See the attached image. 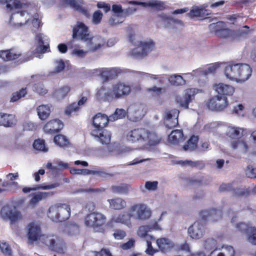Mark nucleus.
<instances>
[{
  "label": "nucleus",
  "mask_w": 256,
  "mask_h": 256,
  "mask_svg": "<svg viewBox=\"0 0 256 256\" xmlns=\"http://www.w3.org/2000/svg\"><path fill=\"white\" fill-rule=\"evenodd\" d=\"M130 92L131 88L128 84L118 82L112 84L111 88L102 86L98 90L96 96L100 102H110L114 99L128 95Z\"/></svg>",
  "instance_id": "nucleus-1"
},
{
  "label": "nucleus",
  "mask_w": 256,
  "mask_h": 256,
  "mask_svg": "<svg viewBox=\"0 0 256 256\" xmlns=\"http://www.w3.org/2000/svg\"><path fill=\"white\" fill-rule=\"evenodd\" d=\"M128 141L138 143L143 146H155L161 142L162 138L157 134L143 128H134L126 134Z\"/></svg>",
  "instance_id": "nucleus-2"
},
{
  "label": "nucleus",
  "mask_w": 256,
  "mask_h": 256,
  "mask_svg": "<svg viewBox=\"0 0 256 256\" xmlns=\"http://www.w3.org/2000/svg\"><path fill=\"white\" fill-rule=\"evenodd\" d=\"M109 122V118L104 114L98 113L93 118L92 124L94 128L91 132V135L97 138L102 144H108L110 142L111 134L104 130Z\"/></svg>",
  "instance_id": "nucleus-3"
},
{
  "label": "nucleus",
  "mask_w": 256,
  "mask_h": 256,
  "mask_svg": "<svg viewBox=\"0 0 256 256\" xmlns=\"http://www.w3.org/2000/svg\"><path fill=\"white\" fill-rule=\"evenodd\" d=\"M28 236L31 243L41 238L42 242L52 251L57 252L59 250L56 242V238L54 236L42 235L40 227L34 222H30L27 226Z\"/></svg>",
  "instance_id": "nucleus-4"
},
{
  "label": "nucleus",
  "mask_w": 256,
  "mask_h": 256,
  "mask_svg": "<svg viewBox=\"0 0 256 256\" xmlns=\"http://www.w3.org/2000/svg\"><path fill=\"white\" fill-rule=\"evenodd\" d=\"M244 130L238 127L229 126L226 132V135L233 140L230 146L234 150L238 149L240 152L245 153L248 150V146L242 138L244 136Z\"/></svg>",
  "instance_id": "nucleus-5"
},
{
  "label": "nucleus",
  "mask_w": 256,
  "mask_h": 256,
  "mask_svg": "<svg viewBox=\"0 0 256 256\" xmlns=\"http://www.w3.org/2000/svg\"><path fill=\"white\" fill-rule=\"evenodd\" d=\"M70 215V206L60 204L49 208L48 216L53 222H62L68 220Z\"/></svg>",
  "instance_id": "nucleus-6"
},
{
  "label": "nucleus",
  "mask_w": 256,
  "mask_h": 256,
  "mask_svg": "<svg viewBox=\"0 0 256 256\" xmlns=\"http://www.w3.org/2000/svg\"><path fill=\"white\" fill-rule=\"evenodd\" d=\"M154 230H161L157 222H155L152 224L142 226L139 227L138 230V234L141 238L146 239L147 244V248L146 252L150 256L154 255L158 252V250L154 249L152 245V240L154 239V237L148 234L149 232Z\"/></svg>",
  "instance_id": "nucleus-7"
},
{
  "label": "nucleus",
  "mask_w": 256,
  "mask_h": 256,
  "mask_svg": "<svg viewBox=\"0 0 256 256\" xmlns=\"http://www.w3.org/2000/svg\"><path fill=\"white\" fill-rule=\"evenodd\" d=\"M154 46L153 42H138L137 46L133 48L130 52V54L136 58H142L146 56L148 52H151Z\"/></svg>",
  "instance_id": "nucleus-8"
},
{
  "label": "nucleus",
  "mask_w": 256,
  "mask_h": 256,
  "mask_svg": "<svg viewBox=\"0 0 256 256\" xmlns=\"http://www.w3.org/2000/svg\"><path fill=\"white\" fill-rule=\"evenodd\" d=\"M106 216L98 212L88 214L84 218V224L86 226L94 228H98L106 223Z\"/></svg>",
  "instance_id": "nucleus-9"
},
{
  "label": "nucleus",
  "mask_w": 256,
  "mask_h": 256,
  "mask_svg": "<svg viewBox=\"0 0 256 256\" xmlns=\"http://www.w3.org/2000/svg\"><path fill=\"white\" fill-rule=\"evenodd\" d=\"M2 218L5 220H10L11 222H14L21 218L22 215L14 206L8 204L4 206L0 212Z\"/></svg>",
  "instance_id": "nucleus-10"
},
{
  "label": "nucleus",
  "mask_w": 256,
  "mask_h": 256,
  "mask_svg": "<svg viewBox=\"0 0 256 256\" xmlns=\"http://www.w3.org/2000/svg\"><path fill=\"white\" fill-rule=\"evenodd\" d=\"M130 212H136L134 217L139 220H144L148 219L151 215L152 212L148 206L143 204H137L132 206L129 209Z\"/></svg>",
  "instance_id": "nucleus-11"
},
{
  "label": "nucleus",
  "mask_w": 256,
  "mask_h": 256,
  "mask_svg": "<svg viewBox=\"0 0 256 256\" xmlns=\"http://www.w3.org/2000/svg\"><path fill=\"white\" fill-rule=\"evenodd\" d=\"M72 38L84 42H90L92 40V38L90 36L88 27L82 22H78L76 26L74 28Z\"/></svg>",
  "instance_id": "nucleus-12"
},
{
  "label": "nucleus",
  "mask_w": 256,
  "mask_h": 256,
  "mask_svg": "<svg viewBox=\"0 0 256 256\" xmlns=\"http://www.w3.org/2000/svg\"><path fill=\"white\" fill-rule=\"evenodd\" d=\"M208 109L214 111H222L228 105L227 98L216 96L210 98L207 102Z\"/></svg>",
  "instance_id": "nucleus-13"
},
{
  "label": "nucleus",
  "mask_w": 256,
  "mask_h": 256,
  "mask_svg": "<svg viewBox=\"0 0 256 256\" xmlns=\"http://www.w3.org/2000/svg\"><path fill=\"white\" fill-rule=\"evenodd\" d=\"M112 10L114 14L108 20L109 24L112 26L122 22L124 18L128 15V12L124 10L120 4H113Z\"/></svg>",
  "instance_id": "nucleus-14"
},
{
  "label": "nucleus",
  "mask_w": 256,
  "mask_h": 256,
  "mask_svg": "<svg viewBox=\"0 0 256 256\" xmlns=\"http://www.w3.org/2000/svg\"><path fill=\"white\" fill-rule=\"evenodd\" d=\"M200 216L204 221L215 222L222 220V212L221 210L216 208L204 210L200 212Z\"/></svg>",
  "instance_id": "nucleus-15"
},
{
  "label": "nucleus",
  "mask_w": 256,
  "mask_h": 256,
  "mask_svg": "<svg viewBox=\"0 0 256 256\" xmlns=\"http://www.w3.org/2000/svg\"><path fill=\"white\" fill-rule=\"evenodd\" d=\"M233 184H222L220 188V192H232L233 195L238 196H247L250 194L249 188H235L232 186Z\"/></svg>",
  "instance_id": "nucleus-16"
},
{
  "label": "nucleus",
  "mask_w": 256,
  "mask_h": 256,
  "mask_svg": "<svg viewBox=\"0 0 256 256\" xmlns=\"http://www.w3.org/2000/svg\"><path fill=\"white\" fill-rule=\"evenodd\" d=\"M179 113V110L176 109H172L166 112L164 120V124L167 128L171 129L178 124Z\"/></svg>",
  "instance_id": "nucleus-17"
},
{
  "label": "nucleus",
  "mask_w": 256,
  "mask_h": 256,
  "mask_svg": "<svg viewBox=\"0 0 256 256\" xmlns=\"http://www.w3.org/2000/svg\"><path fill=\"white\" fill-rule=\"evenodd\" d=\"M206 230L204 225L199 222H196L188 228V234L192 238L198 240L204 236Z\"/></svg>",
  "instance_id": "nucleus-18"
},
{
  "label": "nucleus",
  "mask_w": 256,
  "mask_h": 256,
  "mask_svg": "<svg viewBox=\"0 0 256 256\" xmlns=\"http://www.w3.org/2000/svg\"><path fill=\"white\" fill-rule=\"evenodd\" d=\"M64 127L62 122L58 119H53L49 120L44 126L45 133L52 134L60 132Z\"/></svg>",
  "instance_id": "nucleus-19"
},
{
  "label": "nucleus",
  "mask_w": 256,
  "mask_h": 256,
  "mask_svg": "<svg viewBox=\"0 0 256 256\" xmlns=\"http://www.w3.org/2000/svg\"><path fill=\"white\" fill-rule=\"evenodd\" d=\"M54 192H38L30 194L31 198L28 202L29 206L34 208L40 202L46 200L52 196Z\"/></svg>",
  "instance_id": "nucleus-20"
},
{
  "label": "nucleus",
  "mask_w": 256,
  "mask_h": 256,
  "mask_svg": "<svg viewBox=\"0 0 256 256\" xmlns=\"http://www.w3.org/2000/svg\"><path fill=\"white\" fill-rule=\"evenodd\" d=\"M0 3L6 4V8L10 11L14 8H26L30 4L28 0H0Z\"/></svg>",
  "instance_id": "nucleus-21"
},
{
  "label": "nucleus",
  "mask_w": 256,
  "mask_h": 256,
  "mask_svg": "<svg viewBox=\"0 0 256 256\" xmlns=\"http://www.w3.org/2000/svg\"><path fill=\"white\" fill-rule=\"evenodd\" d=\"M147 92L150 94V96L154 98L158 104H162L164 102L163 96L166 92L165 88L154 86L152 88H148Z\"/></svg>",
  "instance_id": "nucleus-22"
},
{
  "label": "nucleus",
  "mask_w": 256,
  "mask_h": 256,
  "mask_svg": "<svg viewBox=\"0 0 256 256\" xmlns=\"http://www.w3.org/2000/svg\"><path fill=\"white\" fill-rule=\"evenodd\" d=\"M214 89L218 96H231L234 92V88L230 85L219 83L214 85Z\"/></svg>",
  "instance_id": "nucleus-23"
},
{
  "label": "nucleus",
  "mask_w": 256,
  "mask_h": 256,
  "mask_svg": "<svg viewBox=\"0 0 256 256\" xmlns=\"http://www.w3.org/2000/svg\"><path fill=\"white\" fill-rule=\"evenodd\" d=\"M134 217V215L130 213L124 212L119 214L117 216H113L111 220V222L121 223L125 224L128 228L132 226L131 218Z\"/></svg>",
  "instance_id": "nucleus-24"
},
{
  "label": "nucleus",
  "mask_w": 256,
  "mask_h": 256,
  "mask_svg": "<svg viewBox=\"0 0 256 256\" xmlns=\"http://www.w3.org/2000/svg\"><path fill=\"white\" fill-rule=\"evenodd\" d=\"M238 64H232L230 63L224 68V74L227 78L230 80L238 81Z\"/></svg>",
  "instance_id": "nucleus-25"
},
{
  "label": "nucleus",
  "mask_w": 256,
  "mask_h": 256,
  "mask_svg": "<svg viewBox=\"0 0 256 256\" xmlns=\"http://www.w3.org/2000/svg\"><path fill=\"white\" fill-rule=\"evenodd\" d=\"M16 119L14 114L0 112V126L10 128L16 124Z\"/></svg>",
  "instance_id": "nucleus-26"
},
{
  "label": "nucleus",
  "mask_w": 256,
  "mask_h": 256,
  "mask_svg": "<svg viewBox=\"0 0 256 256\" xmlns=\"http://www.w3.org/2000/svg\"><path fill=\"white\" fill-rule=\"evenodd\" d=\"M239 76L238 77V81H246L252 75V70L250 66L246 64H238Z\"/></svg>",
  "instance_id": "nucleus-27"
},
{
  "label": "nucleus",
  "mask_w": 256,
  "mask_h": 256,
  "mask_svg": "<svg viewBox=\"0 0 256 256\" xmlns=\"http://www.w3.org/2000/svg\"><path fill=\"white\" fill-rule=\"evenodd\" d=\"M156 242L160 250L164 253L170 252L174 246L172 241L166 238H158Z\"/></svg>",
  "instance_id": "nucleus-28"
},
{
  "label": "nucleus",
  "mask_w": 256,
  "mask_h": 256,
  "mask_svg": "<svg viewBox=\"0 0 256 256\" xmlns=\"http://www.w3.org/2000/svg\"><path fill=\"white\" fill-rule=\"evenodd\" d=\"M52 105L50 104H42L36 108L39 118L42 120H46L52 112Z\"/></svg>",
  "instance_id": "nucleus-29"
},
{
  "label": "nucleus",
  "mask_w": 256,
  "mask_h": 256,
  "mask_svg": "<svg viewBox=\"0 0 256 256\" xmlns=\"http://www.w3.org/2000/svg\"><path fill=\"white\" fill-rule=\"evenodd\" d=\"M22 54L17 52L14 49L2 50L0 51V58L4 61H11L18 59Z\"/></svg>",
  "instance_id": "nucleus-30"
},
{
  "label": "nucleus",
  "mask_w": 256,
  "mask_h": 256,
  "mask_svg": "<svg viewBox=\"0 0 256 256\" xmlns=\"http://www.w3.org/2000/svg\"><path fill=\"white\" fill-rule=\"evenodd\" d=\"M210 14V13L208 10H206L204 8H200L198 6H194L190 10L188 15L192 18H200L202 19H204L206 18V16Z\"/></svg>",
  "instance_id": "nucleus-31"
},
{
  "label": "nucleus",
  "mask_w": 256,
  "mask_h": 256,
  "mask_svg": "<svg viewBox=\"0 0 256 256\" xmlns=\"http://www.w3.org/2000/svg\"><path fill=\"white\" fill-rule=\"evenodd\" d=\"M194 96V95L192 94V90H188L186 92L184 98H178L176 100L180 106L187 109L188 108L189 104L192 100Z\"/></svg>",
  "instance_id": "nucleus-32"
},
{
  "label": "nucleus",
  "mask_w": 256,
  "mask_h": 256,
  "mask_svg": "<svg viewBox=\"0 0 256 256\" xmlns=\"http://www.w3.org/2000/svg\"><path fill=\"white\" fill-rule=\"evenodd\" d=\"M36 40L38 43V46L36 49L38 52L40 51L41 53L50 52L49 43L44 42L42 34H37L36 36Z\"/></svg>",
  "instance_id": "nucleus-33"
},
{
  "label": "nucleus",
  "mask_w": 256,
  "mask_h": 256,
  "mask_svg": "<svg viewBox=\"0 0 256 256\" xmlns=\"http://www.w3.org/2000/svg\"><path fill=\"white\" fill-rule=\"evenodd\" d=\"M71 90V88L68 86H64L56 88L54 92V96L58 100H62L66 98Z\"/></svg>",
  "instance_id": "nucleus-34"
},
{
  "label": "nucleus",
  "mask_w": 256,
  "mask_h": 256,
  "mask_svg": "<svg viewBox=\"0 0 256 256\" xmlns=\"http://www.w3.org/2000/svg\"><path fill=\"white\" fill-rule=\"evenodd\" d=\"M110 206L116 210H122L126 206V202L120 198L108 200Z\"/></svg>",
  "instance_id": "nucleus-35"
},
{
  "label": "nucleus",
  "mask_w": 256,
  "mask_h": 256,
  "mask_svg": "<svg viewBox=\"0 0 256 256\" xmlns=\"http://www.w3.org/2000/svg\"><path fill=\"white\" fill-rule=\"evenodd\" d=\"M198 136H192L187 141L186 144L183 146V150L185 151L190 152L196 150L198 146Z\"/></svg>",
  "instance_id": "nucleus-36"
},
{
  "label": "nucleus",
  "mask_w": 256,
  "mask_h": 256,
  "mask_svg": "<svg viewBox=\"0 0 256 256\" xmlns=\"http://www.w3.org/2000/svg\"><path fill=\"white\" fill-rule=\"evenodd\" d=\"M184 134L182 130H176L172 132L168 136L169 141L174 144H176L180 141L184 140Z\"/></svg>",
  "instance_id": "nucleus-37"
},
{
  "label": "nucleus",
  "mask_w": 256,
  "mask_h": 256,
  "mask_svg": "<svg viewBox=\"0 0 256 256\" xmlns=\"http://www.w3.org/2000/svg\"><path fill=\"white\" fill-rule=\"evenodd\" d=\"M119 72L116 68H112L110 70H104L101 76L104 82H107L110 80L116 78L118 76Z\"/></svg>",
  "instance_id": "nucleus-38"
},
{
  "label": "nucleus",
  "mask_w": 256,
  "mask_h": 256,
  "mask_svg": "<svg viewBox=\"0 0 256 256\" xmlns=\"http://www.w3.org/2000/svg\"><path fill=\"white\" fill-rule=\"evenodd\" d=\"M130 186L126 184H120L118 185L112 186L111 190L114 193L126 194L128 193Z\"/></svg>",
  "instance_id": "nucleus-39"
},
{
  "label": "nucleus",
  "mask_w": 256,
  "mask_h": 256,
  "mask_svg": "<svg viewBox=\"0 0 256 256\" xmlns=\"http://www.w3.org/2000/svg\"><path fill=\"white\" fill-rule=\"evenodd\" d=\"M58 186V184L56 183L46 186H44L43 184H40L34 188L24 187L22 188V191L24 193H28L31 191L36 190H50L52 188H55Z\"/></svg>",
  "instance_id": "nucleus-40"
},
{
  "label": "nucleus",
  "mask_w": 256,
  "mask_h": 256,
  "mask_svg": "<svg viewBox=\"0 0 256 256\" xmlns=\"http://www.w3.org/2000/svg\"><path fill=\"white\" fill-rule=\"evenodd\" d=\"M28 94L26 88H23L20 90L13 92L10 99V102H18L20 98H24Z\"/></svg>",
  "instance_id": "nucleus-41"
},
{
  "label": "nucleus",
  "mask_w": 256,
  "mask_h": 256,
  "mask_svg": "<svg viewBox=\"0 0 256 256\" xmlns=\"http://www.w3.org/2000/svg\"><path fill=\"white\" fill-rule=\"evenodd\" d=\"M54 142L60 148L67 147L70 144V142L66 136L62 134H58L54 137Z\"/></svg>",
  "instance_id": "nucleus-42"
},
{
  "label": "nucleus",
  "mask_w": 256,
  "mask_h": 256,
  "mask_svg": "<svg viewBox=\"0 0 256 256\" xmlns=\"http://www.w3.org/2000/svg\"><path fill=\"white\" fill-rule=\"evenodd\" d=\"M168 80L171 84L176 86H182L185 84L186 81L180 75L174 74L170 76Z\"/></svg>",
  "instance_id": "nucleus-43"
},
{
  "label": "nucleus",
  "mask_w": 256,
  "mask_h": 256,
  "mask_svg": "<svg viewBox=\"0 0 256 256\" xmlns=\"http://www.w3.org/2000/svg\"><path fill=\"white\" fill-rule=\"evenodd\" d=\"M144 6H150L158 10H162L165 8L164 3L156 0H152L148 2H146Z\"/></svg>",
  "instance_id": "nucleus-44"
},
{
  "label": "nucleus",
  "mask_w": 256,
  "mask_h": 256,
  "mask_svg": "<svg viewBox=\"0 0 256 256\" xmlns=\"http://www.w3.org/2000/svg\"><path fill=\"white\" fill-rule=\"evenodd\" d=\"M65 2L68 4L70 7L77 10L86 12V10L83 8L81 0H64Z\"/></svg>",
  "instance_id": "nucleus-45"
},
{
  "label": "nucleus",
  "mask_w": 256,
  "mask_h": 256,
  "mask_svg": "<svg viewBox=\"0 0 256 256\" xmlns=\"http://www.w3.org/2000/svg\"><path fill=\"white\" fill-rule=\"evenodd\" d=\"M80 108L76 104V102H74L68 105L64 110V113L68 116H70L72 114L79 111Z\"/></svg>",
  "instance_id": "nucleus-46"
},
{
  "label": "nucleus",
  "mask_w": 256,
  "mask_h": 256,
  "mask_svg": "<svg viewBox=\"0 0 256 256\" xmlns=\"http://www.w3.org/2000/svg\"><path fill=\"white\" fill-rule=\"evenodd\" d=\"M204 248L206 250H210L217 249V241L213 238H207L204 242Z\"/></svg>",
  "instance_id": "nucleus-47"
},
{
  "label": "nucleus",
  "mask_w": 256,
  "mask_h": 256,
  "mask_svg": "<svg viewBox=\"0 0 256 256\" xmlns=\"http://www.w3.org/2000/svg\"><path fill=\"white\" fill-rule=\"evenodd\" d=\"M33 147L34 149L43 152H47L48 148H46L45 142L44 140L38 139L34 141Z\"/></svg>",
  "instance_id": "nucleus-48"
},
{
  "label": "nucleus",
  "mask_w": 256,
  "mask_h": 256,
  "mask_svg": "<svg viewBox=\"0 0 256 256\" xmlns=\"http://www.w3.org/2000/svg\"><path fill=\"white\" fill-rule=\"evenodd\" d=\"M33 90L40 95L44 96L48 92V90L44 88V84L42 82H38L34 84Z\"/></svg>",
  "instance_id": "nucleus-49"
},
{
  "label": "nucleus",
  "mask_w": 256,
  "mask_h": 256,
  "mask_svg": "<svg viewBox=\"0 0 256 256\" xmlns=\"http://www.w3.org/2000/svg\"><path fill=\"white\" fill-rule=\"evenodd\" d=\"M90 256H113L108 248H102L100 252L92 251L89 252Z\"/></svg>",
  "instance_id": "nucleus-50"
},
{
  "label": "nucleus",
  "mask_w": 256,
  "mask_h": 256,
  "mask_svg": "<svg viewBox=\"0 0 256 256\" xmlns=\"http://www.w3.org/2000/svg\"><path fill=\"white\" fill-rule=\"evenodd\" d=\"M232 32L229 28L224 27V28L220 30H217L216 35L222 38H227L232 35Z\"/></svg>",
  "instance_id": "nucleus-51"
},
{
  "label": "nucleus",
  "mask_w": 256,
  "mask_h": 256,
  "mask_svg": "<svg viewBox=\"0 0 256 256\" xmlns=\"http://www.w3.org/2000/svg\"><path fill=\"white\" fill-rule=\"evenodd\" d=\"M248 241L252 244H256V228L252 227L246 234Z\"/></svg>",
  "instance_id": "nucleus-52"
},
{
  "label": "nucleus",
  "mask_w": 256,
  "mask_h": 256,
  "mask_svg": "<svg viewBox=\"0 0 256 256\" xmlns=\"http://www.w3.org/2000/svg\"><path fill=\"white\" fill-rule=\"evenodd\" d=\"M0 248L2 252L5 255L10 256L12 250L9 244L6 242H0Z\"/></svg>",
  "instance_id": "nucleus-53"
},
{
  "label": "nucleus",
  "mask_w": 256,
  "mask_h": 256,
  "mask_svg": "<svg viewBox=\"0 0 256 256\" xmlns=\"http://www.w3.org/2000/svg\"><path fill=\"white\" fill-rule=\"evenodd\" d=\"M126 114V112L124 109L116 108L114 114L110 116V118H113L114 120L122 118H124Z\"/></svg>",
  "instance_id": "nucleus-54"
},
{
  "label": "nucleus",
  "mask_w": 256,
  "mask_h": 256,
  "mask_svg": "<svg viewBox=\"0 0 256 256\" xmlns=\"http://www.w3.org/2000/svg\"><path fill=\"white\" fill-rule=\"evenodd\" d=\"M253 226H250L249 224L244 222H240L237 224V228L242 232L246 234L249 232L250 229Z\"/></svg>",
  "instance_id": "nucleus-55"
},
{
  "label": "nucleus",
  "mask_w": 256,
  "mask_h": 256,
  "mask_svg": "<svg viewBox=\"0 0 256 256\" xmlns=\"http://www.w3.org/2000/svg\"><path fill=\"white\" fill-rule=\"evenodd\" d=\"M224 250L220 252L223 256H234L235 251L234 248L230 246H222Z\"/></svg>",
  "instance_id": "nucleus-56"
},
{
  "label": "nucleus",
  "mask_w": 256,
  "mask_h": 256,
  "mask_svg": "<svg viewBox=\"0 0 256 256\" xmlns=\"http://www.w3.org/2000/svg\"><path fill=\"white\" fill-rule=\"evenodd\" d=\"M226 24L222 21H219L216 23H213L210 25V27L212 29L216 34H217V30H220L226 27Z\"/></svg>",
  "instance_id": "nucleus-57"
},
{
  "label": "nucleus",
  "mask_w": 256,
  "mask_h": 256,
  "mask_svg": "<svg viewBox=\"0 0 256 256\" xmlns=\"http://www.w3.org/2000/svg\"><path fill=\"white\" fill-rule=\"evenodd\" d=\"M89 92H83L80 96V98L76 102V104L80 106L84 105V104L87 102L88 97L89 96Z\"/></svg>",
  "instance_id": "nucleus-58"
},
{
  "label": "nucleus",
  "mask_w": 256,
  "mask_h": 256,
  "mask_svg": "<svg viewBox=\"0 0 256 256\" xmlns=\"http://www.w3.org/2000/svg\"><path fill=\"white\" fill-rule=\"evenodd\" d=\"M246 176L250 178H256V168H254L252 166H248L246 170Z\"/></svg>",
  "instance_id": "nucleus-59"
},
{
  "label": "nucleus",
  "mask_w": 256,
  "mask_h": 256,
  "mask_svg": "<svg viewBox=\"0 0 256 256\" xmlns=\"http://www.w3.org/2000/svg\"><path fill=\"white\" fill-rule=\"evenodd\" d=\"M103 14L100 10H98L94 12L92 15V22L95 24H98L100 22Z\"/></svg>",
  "instance_id": "nucleus-60"
},
{
  "label": "nucleus",
  "mask_w": 256,
  "mask_h": 256,
  "mask_svg": "<svg viewBox=\"0 0 256 256\" xmlns=\"http://www.w3.org/2000/svg\"><path fill=\"white\" fill-rule=\"evenodd\" d=\"M244 109V106L243 104H238V105L234 107L232 113L238 116H243Z\"/></svg>",
  "instance_id": "nucleus-61"
},
{
  "label": "nucleus",
  "mask_w": 256,
  "mask_h": 256,
  "mask_svg": "<svg viewBox=\"0 0 256 256\" xmlns=\"http://www.w3.org/2000/svg\"><path fill=\"white\" fill-rule=\"evenodd\" d=\"M113 236L116 240H122L126 236V232L124 230L116 229L114 231Z\"/></svg>",
  "instance_id": "nucleus-62"
},
{
  "label": "nucleus",
  "mask_w": 256,
  "mask_h": 256,
  "mask_svg": "<svg viewBox=\"0 0 256 256\" xmlns=\"http://www.w3.org/2000/svg\"><path fill=\"white\" fill-rule=\"evenodd\" d=\"M158 182L157 181L150 182L148 181L145 184L146 189L149 190H154L158 188Z\"/></svg>",
  "instance_id": "nucleus-63"
},
{
  "label": "nucleus",
  "mask_w": 256,
  "mask_h": 256,
  "mask_svg": "<svg viewBox=\"0 0 256 256\" xmlns=\"http://www.w3.org/2000/svg\"><path fill=\"white\" fill-rule=\"evenodd\" d=\"M135 244V240L133 238H130L127 242L122 244L121 245V248L124 250H127L134 247Z\"/></svg>",
  "instance_id": "nucleus-64"
}]
</instances>
